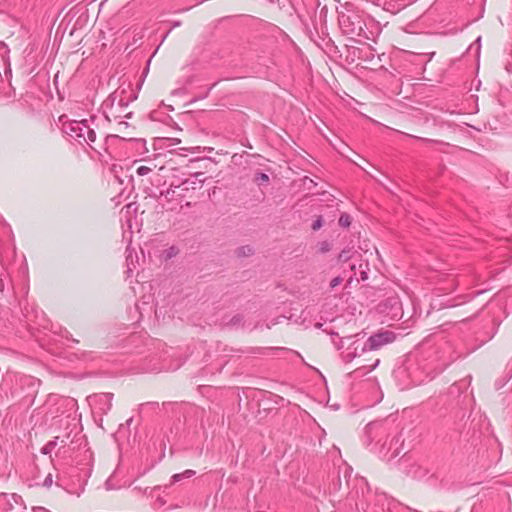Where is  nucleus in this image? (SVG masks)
<instances>
[{
    "mask_svg": "<svg viewBox=\"0 0 512 512\" xmlns=\"http://www.w3.org/2000/svg\"><path fill=\"white\" fill-rule=\"evenodd\" d=\"M318 247L321 253H326L331 250V244L328 241L320 242Z\"/></svg>",
    "mask_w": 512,
    "mask_h": 512,
    "instance_id": "f3484780",
    "label": "nucleus"
},
{
    "mask_svg": "<svg viewBox=\"0 0 512 512\" xmlns=\"http://www.w3.org/2000/svg\"><path fill=\"white\" fill-rule=\"evenodd\" d=\"M0 509L2 512H25L26 506L21 496L2 493L0 495Z\"/></svg>",
    "mask_w": 512,
    "mask_h": 512,
    "instance_id": "39448f33",
    "label": "nucleus"
},
{
    "mask_svg": "<svg viewBox=\"0 0 512 512\" xmlns=\"http://www.w3.org/2000/svg\"><path fill=\"white\" fill-rule=\"evenodd\" d=\"M145 405L157 406L158 403L157 402H148V403H145ZM141 406H144V404H141Z\"/></svg>",
    "mask_w": 512,
    "mask_h": 512,
    "instance_id": "a878e982",
    "label": "nucleus"
},
{
    "mask_svg": "<svg viewBox=\"0 0 512 512\" xmlns=\"http://www.w3.org/2000/svg\"><path fill=\"white\" fill-rule=\"evenodd\" d=\"M185 206H186V207H191V206H192V204H191V202H186V203H185Z\"/></svg>",
    "mask_w": 512,
    "mask_h": 512,
    "instance_id": "c85d7f7f",
    "label": "nucleus"
},
{
    "mask_svg": "<svg viewBox=\"0 0 512 512\" xmlns=\"http://www.w3.org/2000/svg\"><path fill=\"white\" fill-rule=\"evenodd\" d=\"M343 281V278L341 276H337V277H334L331 281H330V288L331 289H334L335 287H337L338 285H340Z\"/></svg>",
    "mask_w": 512,
    "mask_h": 512,
    "instance_id": "aec40b11",
    "label": "nucleus"
},
{
    "mask_svg": "<svg viewBox=\"0 0 512 512\" xmlns=\"http://www.w3.org/2000/svg\"><path fill=\"white\" fill-rule=\"evenodd\" d=\"M322 225H323V220H322V217H321V216H319V217H318V218L313 222V224H312V229H313L314 231H316V230L320 229V228L322 227Z\"/></svg>",
    "mask_w": 512,
    "mask_h": 512,
    "instance_id": "412c9836",
    "label": "nucleus"
},
{
    "mask_svg": "<svg viewBox=\"0 0 512 512\" xmlns=\"http://www.w3.org/2000/svg\"><path fill=\"white\" fill-rule=\"evenodd\" d=\"M62 131L80 145L87 144L92 147L91 144L96 140V132L90 127L88 120L65 122L62 125Z\"/></svg>",
    "mask_w": 512,
    "mask_h": 512,
    "instance_id": "f257e3e1",
    "label": "nucleus"
},
{
    "mask_svg": "<svg viewBox=\"0 0 512 512\" xmlns=\"http://www.w3.org/2000/svg\"><path fill=\"white\" fill-rule=\"evenodd\" d=\"M367 279V273L365 271H361V280L364 281Z\"/></svg>",
    "mask_w": 512,
    "mask_h": 512,
    "instance_id": "393cba45",
    "label": "nucleus"
},
{
    "mask_svg": "<svg viewBox=\"0 0 512 512\" xmlns=\"http://www.w3.org/2000/svg\"><path fill=\"white\" fill-rule=\"evenodd\" d=\"M119 125H123V126L127 127V126H128V123H127V122L122 121V122H120V123H119Z\"/></svg>",
    "mask_w": 512,
    "mask_h": 512,
    "instance_id": "cd10ccee",
    "label": "nucleus"
},
{
    "mask_svg": "<svg viewBox=\"0 0 512 512\" xmlns=\"http://www.w3.org/2000/svg\"><path fill=\"white\" fill-rule=\"evenodd\" d=\"M151 171H152V169L148 166H140L137 168L136 173L139 176H145V175L149 174Z\"/></svg>",
    "mask_w": 512,
    "mask_h": 512,
    "instance_id": "a211bd4d",
    "label": "nucleus"
},
{
    "mask_svg": "<svg viewBox=\"0 0 512 512\" xmlns=\"http://www.w3.org/2000/svg\"><path fill=\"white\" fill-rule=\"evenodd\" d=\"M367 351H369V349L366 345V341L363 342L359 339H356L345 349V351L341 353V358L345 363H350L356 357Z\"/></svg>",
    "mask_w": 512,
    "mask_h": 512,
    "instance_id": "0eeeda50",
    "label": "nucleus"
},
{
    "mask_svg": "<svg viewBox=\"0 0 512 512\" xmlns=\"http://www.w3.org/2000/svg\"><path fill=\"white\" fill-rule=\"evenodd\" d=\"M148 489H149L148 487H147V488H145V489L143 490V492H144V493H146V492L148 491Z\"/></svg>",
    "mask_w": 512,
    "mask_h": 512,
    "instance_id": "c9c22d12",
    "label": "nucleus"
},
{
    "mask_svg": "<svg viewBox=\"0 0 512 512\" xmlns=\"http://www.w3.org/2000/svg\"><path fill=\"white\" fill-rule=\"evenodd\" d=\"M59 437H55L53 440L47 442L42 448L41 453L48 455L51 454V452L56 448L58 445Z\"/></svg>",
    "mask_w": 512,
    "mask_h": 512,
    "instance_id": "9b49d317",
    "label": "nucleus"
},
{
    "mask_svg": "<svg viewBox=\"0 0 512 512\" xmlns=\"http://www.w3.org/2000/svg\"><path fill=\"white\" fill-rule=\"evenodd\" d=\"M181 186H176L173 183L166 191H162L160 198L163 199V207H165L168 211H176L178 208H182V200L185 197V194H180L178 189Z\"/></svg>",
    "mask_w": 512,
    "mask_h": 512,
    "instance_id": "20e7f679",
    "label": "nucleus"
},
{
    "mask_svg": "<svg viewBox=\"0 0 512 512\" xmlns=\"http://www.w3.org/2000/svg\"><path fill=\"white\" fill-rule=\"evenodd\" d=\"M353 253V248H344L338 255V261L347 262L352 258Z\"/></svg>",
    "mask_w": 512,
    "mask_h": 512,
    "instance_id": "f8f14e48",
    "label": "nucleus"
},
{
    "mask_svg": "<svg viewBox=\"0 0 512 512\" xmlns=\"http://www.w3.org/2000/svg\"><path fill=\"white\" fill-rule=\"evenodd\" d=\"M339 24L343 32L351 36H359L363 30V22L356 13L341 14Z\"/></svg>",
    "mask_w": 512,
    "mask_h": 512,
    "instance_id": "7ed1b4c3",
    "label": "nucleus"
},
{
    "mask_svg": "<svg viewBox=\"0 0 512 512\" xmlns=\"http://www.w3.org/2000/svg\"><path fill=\"white\" fill-rule=\"evenodd\" d=\"M203 173L197 172L194 174L195 180L185 179L181 184L178 186H181L179 188L180 190H189L193 189L195 190L197 187H201L204 183V179H199L200 176H202Z\"/></svg>",
    "mask_w": 512,
    "mask_h": 512,
    "instance_id": "1a4fd4ad",
    "label": "nucleus"
},
{
    "mask_svg": "<svg viewBox=\"0 0 512 512\" xmlns=\"http://www.w3.org/2000/svg\"><path fill=\"white\" fill-rule=\"evenodd\" d=\"M423 141L430 142V139L422 138Z\"/></svg>",
    "mask_w": 512,
    "mask_h": 512,
    "instance_id": "72a5a7b5",
    "label": "nucleus"
},
{
    "mask_svg": "<svg viewBox=\"0 0 512 512\" xmlns=\"http://www.w3.org/2000/svg\"><path fill=\"white\" fill-rule=\"evenodd\" d=\"M243 318V315L237 314L231 318L229 324L232 326L239 325L240 323H242Z\"/></svg>",
    "mask_w": 512,
    "mask_h": 512,
    "instance_id": "6ab92c4d",
    "label": "nucleus"
},
{
    "mask_svg": "<svg viewBox=\"0 0 512 512\" xmlns=\"http://www.w3.org/2000/svg\"><path fill=\"white\" fill-rule=\"evenodd\" d=\"M390 423L387 421H373L367 424L365 434L368 444L372 442L381 443L390 435Z\"/></svg>",
    "mask_w": 512,
    "mask_h": 512,
    "instance_id": "f03ea898",
    "label": "nucleus"
},
{
    "mask_svg": "<svg viewBox=\"0 0 512 512\" xmlns=\"http://www.w3.org/2000/svg\"><path fill=\"white\" fill-rule=\"evenodd\" d=\"M52 483H53V476H52V474H51V473H49V474L45 477V479H44V481H43V486H44V487H46V488H49V487H51Z\"/></svg>",
    "mask_w": 512,
    "mask_h": 512,
    "instance_id": "4be33fe9",
    "label": "nucleus"
},
{
    "mask_svg": "<svg viewBox=\"0 0 512 512\" xmlns=\"http://www.w3.org/2000/svg\"><path fill=\"white\" fill-rule=\"evenodd\" d=\"M254 180L257 184L267 183L269 182V176L266 173L259 172L255 174Z\"/></svg>",
    "mask_w": 512,
    "mask_h": 512,
    "instance_id": "dca6fc26",
    "label": "nucleus"
},
{
    "mask_svg": "<svg viewBox=\"0 0 512 512\" xmlns=\"http://www.w3.org/2000/svg\"><path fill=\"white\" fill-rule=\"evenodd\" d=\"M121 105H127V103H123V100H120Z\"/></svg>",
    "mask_w": 512,
    "mask_h": 512,
    "instance_id": "f704fd0d",
    "label": "nucleus"
},
{
    "mask_svg": "<svg viewBox=\"0 0 512 512\" xmlns=\"http://www.w3.org/2000/svg\"><path fill=\"white\" fill-rule=\"evenodd\" d=\"M350 268H351V270H352V271H353V270H355V265H354V264H352V265L350 266Z\"/></svg>",
    "mask_w": 512,
    "mask_h": 512,
    "instance_id": "473e14b6",
    "label": "nucleus"
},
{
    "mask_svg": "<svg viewBox=\"0 0 512 512\" xmlns=\"http://www.w3.org/2000/svg\"><path fill=\"white\" fill-rule=\"evenodd\" d=\"M254 253V250L251 246L249 245H246V246H241L237 249V255L239 257H245V256H250Z\"/></svg>",
    "mask_w": 512,
    "mask_h": 512,
    "instance_id": "4468645a",
    "label": "nucleus"
},
{
    "mask_svg": "<svg viewBox=\"0 0 512 512\" xmlns=\"http://www.w3.org/2000/svg\"><path fill=\"white\" fill-rule=\"evenodd\" d=\"M396 338V335L392 331H384L379 332L374 335H371L366 340V345L368 346L369 351L377 350L381 348L383 345L392 343Z\"/></svg>",
    "mask_w": 512,
    "mask_h": 512,
    "instance_id": "423d86ee",
    "label": "nucleus"
},
{
    "mask_svg": "<svg viewBox=\"0 0 512 512\" xmlns=\"http://www.w3.org/2000/svg\"><path fill=\"white\" fill-rule=\"evenodd\" d=\"M177 253H178V249L172 246V247H170L169 249L166 250V257L167 258H172Z\"/></svg>",
    "mask_w": 512,
    "mask_h": 512,
    "instance_id": "5701e85b",
    "label": "nucleus"
},
{
    "mask_svg": "<svg viewBox=\"0 0 512 512\" xmlns=\"http://www.w3.org/2000/svg\"><path fill=\"white\" fill-rule=\"evenodd\" d=\"M379 363V360L377 359L376 362L371 366L370 370L374 369Z\"/></svg>",
    "mask_w": 512,
    "mask_h": 512,
    "instance_id": "bb28decb",
    "label": "nucleus"
},
{
    "mask_svg": "<svg viewBox=\"0 0 512 512\" xmlns=\"http://www.w3.org/2000/svg\"><path fill=\"white\" fill-rule=\"evenodd\" d=\"M134 490H137L139 492H142V489L140 487H135Z\"/></svg>",
    "mask_w": 512,
    "mask_h": 512,
    "instance_id": "2f4dec72",
    "label": "nucleus"
},
{
    "mask_svg": "<svg viewBox=\"0 0 512 512\" xmlns=\"http://www.w3.org/2000/svg\"><path fill=\"white\" fill-rule=\"evenodd\" d=\"M338 222L341 227L348 228L351 225V216L347 213H342Z\"/></svg>",
    "mask_w": 512,
    "mask_h": 512,
    "instance_id": "2eb2a0df",
    "label": "nucleus"
},
{
    "mask_svg": "<svg viewBox=\"0 0 512 512\" xmlns=\"http://www.w3.org/2000/svg\"><path fill=\"white\" fill-rule=\"evenodd\" d=\"M112 400V393H101L94 396L95 403L99 404L100 411L105 414L111 409Z\"/></svg>",
    "mask_w": 512,
    "mask_h": 512,
    "instance_id": "6e6552de",
    "label": "nucleus"
},
{
    "mask_svg": "<svg viewBox=\"0 0 512 512\" xmlns=\"http://www.w3.org/2000/svg\"><path fill=\"white\" fill-rule=\"evenodd\" d=\"M178 191L180 192V194H185V192H186L187 190H180V189H178Z\"/></svg>",
    "mask_w": 512,
    "mask_h": 512,
    "instance_id": "7c9ffc66",
    "label": "nucleus"
},
{
    "mask_svg": "<svg viewBox=\"0 0 512 512\" xmlns=\"http://www.w3.org/2000/svg\"><path fill=\"white\" fill-rule=\"evenodd\" d=\"M345 339H350V337H345ZM343 340H344V338L340 339L339 342L335 343V347L337 350H340L343 348Z\"/></svg>",
    "mask_w": 512,
    "mask_h": 512,
    "instance_id": "b1692460",
    "label": "nucleus"
},
{
    "mask_svg": "<svg viewBox=\"0 0 512 512\" xmlns=\"http://www.w3.org/2000/svg\"><path fill=\"white\" fill-rule=\"evenodd\" d=\"M195 475V471L194 470H185L183 473H178V474H174L172 477H171V482L170 484H174L176 482H179L181 480H183L184 478H190L192 476Z\"/></svg>",
    "mask_w": 512,
    "mask_h": 512,
    "instance_id": "9d476101",
    "label": "nucleus"
},
{
    "mask_svg": "<svg viewBox=\"0 0 512 512\" xmlns=\"http://www.w3.org/2000/svg\"><path fill=\"white\" fill-rule=\"evenodd\" d=\"M0 62H2V64H3L4 73H5L6 78L10 79L12 76V70L10 67V62H9L8 57H6L5 55L0 56Z\"/></svg>",
    "mask_w": 512,
    "mask_h": 512,
    "instance_id": "ddd939ff",
    "label": "nucleus"
},
{
    "mask_svg": "<svg viewBox=\"0 0 512 512\" xmlns=\"http://www.w3.org/2000/svg\"><path fill=\"white\" fill-rule=\"evenodd\" d=\"M158 489H160V486H155L154 488L151 489V492Z\"/></svg>",
    "mask_w": 512,
    "mask_h": 512,
    "instance_id": "c756f323",
    "label": "nucleus"
}]
</instances>
